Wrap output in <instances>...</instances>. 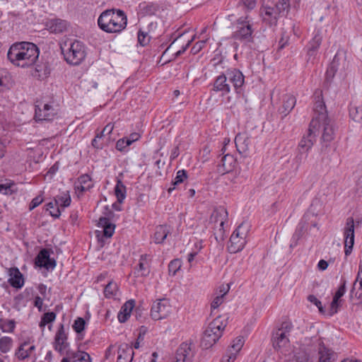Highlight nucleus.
<instances>
[{"label":"nucleus","mask_w":362,"mask_h":362,"mask_svg":"<svg viewBox=\"0 0 362 362\" xmlns=\"http://www.w3.org/2000/svg\"><path fill=\"white\" fill-rule=\"evenodd\" d=\"M39 54L38 47L34 43L21 42L11 45L7 57L12 64L18 66L27 67L36 62Z\"/></svg>","instance_id":"1"},{"label":"nucleus","mask_w":362,"mask_h":362,"mask_svg":"<svg viewBox=\"0 0 362 362\" xmlns=\"http://www.w3.org/2000/svg\"><path fill=\"white\" fill-rule=\"evenodd\" d=\"M98 27L107 33H119L127 25V17L120 9H107L98 18Z\"/></svg>","instance_id":"2"},{"label":"nucleus","mask_w":362,"mask_h":362,"mask_svg":"<svg viewBox=\"0 0 362 362\" xmlns=\"http://www.w3.org/2000/svg\"><path fill=\"white\" fill-rule=\"evenodd\" d=\"M227 322V319L221 316H218L211 321L203 333L202 347L208 349L213 346L221 337Z\"/></svg>","instance_id":"3"},{"label":"nucleus","mask_w":362,"mask_h":362,"mask_svg":"<svg viewBox=\"0 0 362 362\" xmlns=\"http://www.w3.org/2000/svg\"><path fill=\"white\" fill-rule=\"evenodd\" d=\"M61 49L66 62L71 65H79L86 56L84 45L78 40L65 42Z\"/></svg>","instance_id":"4"},{"label":"nucleus","mask_w":362,"mask_h":362,"mask_svg":"<svg viewBox=\"0 0 362 362\" xmlns=\"http://www.w3.org/2000/svg\"><path fill=\"white\" fill-rule=\"evenodd\" d=\"M310 124L316 136L322 133V140L324 142H330L334 139L335 127L328 115H321L319 118H313Z\"/></svg>","instance_id":"5"},{"label":"nucleus","mask_w":362,"mask_h":362,"mask_svg":"<svg viewBox=\"0 0 362 362\" xmlns=\"http://www.w3.org/2000/svg\"><path fill=\"white\" fill-rule=\"evenodd\" d=\"M293 325L290 321L283 322L281 327L273 334V346L276 350L283 351L289 346V336L293 329Z\"/></svg>","instance_id":"6"},{"label":"nucleus","mask_w":362,"mask_h":362,"mask_svg":"<svg viewBox=\"0 0 362 362\" xmlns=\"http://www.w3.org/2000/svg\"><path fill=\"white\" fill-rule=\"evenodd\" d=\"M247 233L248 227L246 224L242 223L238 226L232 233L228 245V250L230 253H236L244 248Z\"/></svg>","instance_id":"7"},{"label":"nucleus","mask_w":362,"mask_h":362,"mask_svg":"<svg viewBox=\"0 0 362 362\" xmlns=\"http://www.w3.org/2000/svg\"><path fill=\"white\" fill-rule=\"evenodd\" d=\"M253 29L248 21V16H241L236 21V30L233 32L232 37L234 40L245 42L253 41Z\"/></svg>","instance_id":"8"},{"label":"nucleus","mask_w":362,"mask_h":362,"mask_svg":"<svg viewBox=\"0 0 362 362\" xmlns=\"http://www.w3.org/2000/svg\"><path fill=\"white\" fill-rule=\"evenodd\" d=\"M228 219V212L224 207H218L214 210L210 221L214 223V235L217 241L223 240L225 236L224 224Z\"/></svg>","instance_id":"9"},{"label":"nucleus","mask_w":362,"mask_h":362,"mask_svg":"<svg viewBox=\"0 0 362 362\" xmlns=\"http://www.w3.org/2000/svg\"><path fill=\"white\" fill-rule=\"evenodd\" d=\"M354 228V218L352 217L347 218L343 231L344 236V253L346 256H349L353 250L355 238Z\"/></svg>","instance_id":"10"},{"label":"nucleus","mask_w":362,"mask_h":362,"mask_svg":"<svg viewBox=\"0 0 362 362\" xmlns=\"http://www.w3.org/2000/svg\"><path fill=\"white\" fill-rule=\"evenodd\" d=\"M171 312L170 303L166 299L155 301L151 307V316L155 320L166 318Z\"/></svg>","instance_id":"11"},{"label":"nucleus","mask_w":362,"mask_h":362,"mask_svg":"<svg viewBox=\"0 0 362 362\" xmlns=\"http://www.w3.org/2000/svg\"><path fill=\"white\" fill-rule=\"evenodd\" d=\"M315 351V346L304 342L298 348L295 349L292 362H310L311 356Z\"/></svg>","instance_id":"12"},{"label":"nucleus","mask_w":362,"mask_h":362,"mask_svg":"<svg viewBox=\"0 0 362 362\" xmlns=\"http://www.w3.org/2000/svg\"><path fill=\"white\" fill-rule=\"evenodd\" d=\"M229 83H232L233 88L237 93L242 91V87L245 82V77L243 73L236 69H229L223 74Z\"/></svg>","instance_id":"13"},{"label":"nucleus","mask_w":362,"mask_h":362,"mask_svg":"<svg viewBox=\"0 0 362 362\" xmlns=\"http://www.w3.org/2000/svg\"><path fill=\"white\" fill-rule=\"evenodd\" d=\"M315 137L316 134H315L314 131L311 129V125L310 124L307 134L303 136L298 144V151L308 153L313 147L315 141Z\"/></svg>","instance_id":"14"},{"label":"nucleus","mask_w":362,"mask_h":362,"mask_svg":"<svg viewBox=\"0 0 362 362\" xmlns=\"http://www.w3.org/2000/svg\"><path fill=\"white\" fill-rule=\"evenodd\" d=\"M54 115V110L49 104H44L42 108L40 105L35 106V118L37 121H51Z\"/></svg>","instance_id":"15"},{"label":"nucleus","mask_w":362,"mask_h":362,"mask_svg":"<svg viewBox=\"0 0 362 362\" xmlns=\"http://www.w3.org/2000/svg\"><path fill=\"white\" fill-rule=\"evenodd\" d=\"M192 359V349L190 344L182 343L177 349L173 362H190Z\"/></svg>","instance_id":"16"},{"label":"nucleus","mask_w":362,"mask_h":362,"mask_svg":"<svg viewBox=\"0 0 362 362\" xmlns=\"http://www.w3.org/2000/svg\"><path fill=\"white\" fill-rule=\"evenodd\" d=\"M46 27L51 33H61L66 30L68 23L64 20L54 18L47 21Z\"/></svg>","instance_id":"17"},{"label":"nucleus","mask_w":362,"mask_h":362,"mask_svg":"<svg viewBox=\"0 0 362 362\" xmlns=\"http://www.w3.org/2000/svg\"><path fill=\"white\" fill-rule=\"evenodd\" d=\"M10 285L16 288H21L24 284L23 274L17 267H11L8 270Z\"/></svg>","instance_id":"18"},{"label":"nucleus","mask_w":362,"mask_h":362,"mask_svg":"<svg viewBox=\"0 0 362 362\" xmlns=\"http://www.w3.org/2000/svg\"><path fill=\"white\" fill-rule=\"evenodd\" d=\"M66 335L64 330L63 325H62L56 333L54 343V349L59 351L61 354H63L64 349L67 346V343L66 342Z\"/></svg>","instance_id":"19"},{"label":"nucleus","mask_w":362,"mask_h":362,"mask_svg":"<svg viewBox=\"0 0 362 362\" xmlns=\"http://www.w3.org/2000/svg\"><path fill=\"white\" fill-rule=\"evenodd\" d=\"M117 362H132L134 351L128 344H122L118 348Z\"/></svg>","instance_id":"20"},{"label":"nucleus","mask_w":362,"mask_h":362,"mask_svg":"<svg viewBox=\"0 0 362 362\" xmlns=\"http://www.w3.org/2000/svg\"><path fill=\"white\" fill-rule=\"evenodd\" d=\"M282 105L279 108V112L284 116H286L294 107L296 100L291 94H285L282 98Z\"/></svg>","instance_id":"21"},{"label":"nucleus","mask_w":362,"mask_h":362,"mask_svg":"<svg viewBox=\"0 0 362 362\" xmlns=\"http://www.w3.org/2000/svg\"><path fill=\"white\" fill-rule=\"evenodd\" d=\"M113 215L112 211H109L107 217H100L98 221V226L103 228V234L106 238L112 236L115 226L110 222V218Z\"/></svg>","instance_id":"22"},{"label":"nucleus","mask_w":362,"mask_h":362,"mask_svg":"<svg viewBox=\"0 0 362 362\" xmlns=\"http://www.w3.org/2000/svg\"><path fill=\"white\" fill-rule=\"evenodd\" d=\"M214 90L222 93V95L228 94L231 90L230 84L226 80L223 74L219 75L214 83Z\"/></svg>","instance_id":"23"},{"label":"nucleus","mask_w":362,"mask_h":362,"mask_svg":"<svg viewBox=\"0 0 362 362\" xmlns=\"http://www.w3.org/2000/svg\"><path fill=\"white\" fill-rule=\"evenodd\" d=\"M150 273V264L147 255H142L140 257L138 266L134 269V274L138 276H146Z\"/></svg>","instance_id":"24"},{"label":"nucleus","mask_w":362,"mask_h":362,"mask_svg":"<svg viewBox=\"0 0 362 362\" xmlns=\"http://www.w3.org/2000/svg\"><path fill=\"white\" fill-rule=\"evenodd\" d=\"M170 233V227L168 225H160L156 228L153 241L156 244H161Z\"/></svg>","instance_id":"25"},{"label":"nucleus","mask_w":362,"mask_h":362,"mask_svg":"<svg viewBox=\"0 0 362 362\" xmlns=\"http://www.w3.org/2000/svg\"><path fill=\"white\" fill-rule=\"evenodd\" d=\"M235 165V158L229 154H226L221 159V165H218V172L224 174L231 171Z\"/></svg>","instance_id":"26"},{"label":"nucleus","mask_w":362,"mask_h":362,"mask_svg":"<svg viewBox=\"0 0 362 362\" xmlns=\"http://www.w3.org/2000/svg\"><path fill=\"white\" fill-rule=\"evenodd\" d=\"M135 305L134 300L127 301L121 308L117 318L119 322H125L129 317Z\"/></svg>","instance_id":"27"},{"label":"nucleus","mask_w":362,"mask_h":362,"mask_svg":"<svg viewBox=\"0 0 362 362\" xmlns=\"http://www.w3.org/2000/svg\"><path fill=\"white\" fill-rule=\"evenodd\" d=\"M235 144L240 153H245L249 149L250 140L245 134H238L235 138Z\"/></svg>","instance_id":"28"},{"label":"nucleus","mask_w":362,"mask_h":362,"mask_svg":"<svg viewBox=\"0 0 362 362\" xmlns=\"http://www.w3.org/2000/svg\"><path fill=\"white\" fill-rule=\"evenodd\" d=\"M92 187L93 184L91 182V178L87 174L81 175L78 177V181L75 183V189L81 192L88 190Z\"/></svg>","instance_id":"29"},{"label":"nucleus","mask_w":362,"mask_h":362,"mask_svg":"<svg viewBox=\"0 0 362 362\" xmlns=\"http://www.w3.org/2000/svg\"><path fill=\"white\" fill-rule=\"evenodd\" d=\"M322 40V36L320 32L317 31L309 43V48L308 51V55L309 56L308 60H310L311 57H315L317 49L321 45Z\"/></svg>","instance_id":"30"},{"label":"nucleus","mask_w":362,"mask_h":362,"mask_svg":"<svg viewBox=\"0 0 362 362\" xmlns=\"http://www.w3.org/2000/svg\"><path fill=\"white\" fill-rule=\"evenodd\" d=\"M279 16L274 7H265L263 20L270 25H276Z\"/></svg>","instance_id":"31"},{"label":"nucleus","mask_w":362,"mask_h":362,"mask_svg":"<svg viewBox=\"0 0 362 362\" xmlns=\"http://www.w3.org/2000/svg\"><path fill=\"white\" fill-rule=\"evenodd\" d=\"M319 361L318 362H330L334 358V352L326 348L322 343L319 344Z\"/></svg>","instance_id":"32"},{"label":"nucleus","mask_w":362,"mask_h":362,"mask_svg":"<svg viewBox=\"0 0 362 362\" xmlns=\"http://www.w3.org/2000/svg\"><path fill=\"white\" fill-rule=\"evenodd\" d=\"M11 76L9 72L4 69H0V92L8 88L11 84Z\"/></svg>","instance_id":"33"},{"label":"nucleus","mask_w":362,"mask_h":362,"mask_svg":"<svg viewBox=\"0 0 362 362\" xmlns=\"http://www.w3.org/2000/svg\"><path fill=\"white\" fill-rule=\"evenodd\" d=\"M56 206H61L63 208L67 207L71 204V197L69 192L66 191L63 192L61 195H57L54 198Z\"/></svg>","instance_id":"34"},{"label":"nucleus","mask_w":362,"mask_h":362,"mask_svg":"<svg viewBox=\"0 0 362 362\" xmlns=\"http://www.w3.org/2000/svg\"><path fill=\"white\" fill-rule=\"evenodd\" d=\"M115 193L117 199V202L122 204L126 197V187L120 180H118L115 187Z\"/></svg>","instance_id":"35"},{"label":"nucleus","mask_w":362,"mask_h":362,"mask_svg":"<svg viewBox=\"0 0 362 362\" xmlns=\"http://www.w3.org/2000/svg\"><path fill=\"white\" fill-rule=\"evenodd\" d=\"M70 358L73 359V362H91L90 355L88 353L81 351L71 353Z\"/></svg>","instance_id":"36"},{"label":"nucleus","mask_w":362,"mask_h":362,"mask_svg":"<svg viewBox=\"0 0 362 362\" xmlns=\"http://www.w3.org/2000/svg\"><path fill=\"white\" fill-rule=\"evenodd\" d=\"M349 116L356 122L362 124V110L356 106H351Z\"/></svg>","instance_id":"37"},{"label":"nucleus","mask_w":362,"mask_h":362,"mask_svg":"<svg viewBox=\"0 0 362 362\" xmlns=\"http://www.w3.org/2000/svg\"><path fill=\"white\" fill-rule=\"evenodd\" d=\"M117 289V284L111 281L105 287L104 294L106 298H112L116 295Z\"/></svg>","instance_id":"38"},{"label":"nucleus","mask_w":362,"mask_h":362,"mask_svg":"<svg viewBox=\"0 0 362 362\" xmlns=\"http://www.w3.org/2000/svg\"><path fill=\"white\" fill-rule=\"evenodd\" d=\"M12 339L8 337H3L0 339V351L2 353H7L10 351L12 346Z\"/></svg>","instance_id":"39"},{"label":"nucleus","mask_w":362,"mask_h":362,"mask_svg":"<svg viewBox=\"0 0 362 362\" xmlns=\"http://www.w3.org/2000/svg\"><path fill=\"white\" fill-rule=\"evenodd\" d=\"M244 344L243 338L238 337L233 340L230 349L228 351V354L235 353V357L237 356L238 352L241 349Z\"/></svg>","instance_id":"40"},{"label":"nucleus","mask_w":362,"mask_h":362,"mask_svg":"<svg viewBox=\"0 0 362 362\" xmlns=\"http://www.w3.org/2000/svg\"><path fill=\"white\" fill-rule=\"evenodd\" d=\"M314 110L316 114L314 118H319L321 115H327L325 105L324 102L321 100H318L317 101H316L315 104Z\"/></svg>","instance_id":"41"},{"label":"nucleus","mask_w":362,"mask_h":362,"mask_svg":"<svg viewBox=\"0 0 362 362\" xmlns=\"http://www.w3.org/2000/svg\"><path fill=\"white\" fill-rule=\"evenodd\" d=\"M345 65V59L343 57L339 52H337L335 56L334 57V59L332 62L330 64V66H332V68H335L337 70H338L340 67V66H342V68H344Z\"/></svg>","instance_id":"42"},{"label":"nucleus","mask_w":362,"mask_h":362,"mask_svg":"<svg viewBox=\"0 0 362 362\" xmlns=\"http://www.w3.org/2000/svg\"><path fill=\"white\" fill-rule=\"evenodd\" d=\"M49 258V252L47 249H42L36 257V264L42 267V264L45 263Z\"/></svg>","instance_id":"43"},{"label":"nucleus","mask_w":362,"mask_h":362,"mask_svg":"<svg viewBox=\"0 0 362 362\" xmlns=\"http://www.w3.org/2000/svg\"><path fill=\"white\" fill-rule=\"evenodd\" d=\"M0 326L4 332H12L15 328V321L13 320H1Z\"/></svg>","instance_id":"44"},{"label":"nucleus","mask_w":362,"mask_h":362,"mask_svg":"<svg viewBox=\"0 0 362 362\" xmlns=\"http://www.w3.org/2000/svg\"><path fill=\"white\" fill-rule=\"evenodd\" d=\"M55 318H56V314L53 312H49V313H45L41 318V321L40 322V327H45L46 325L53 322L55 320Z\"/></svg>","instance_id":"45"},{"label":"nucleus","mask_w":362,"mask_h":362,"mask_svg":"<svg viewBox=\"0 0 362 362\" xmlns=\"http://www.w3.org/2000/svg\"><path fill=\"white\" fill-rule=\"evenodd\" d=\"M182 266L181 260L179 259H175L172 260L168 265V271L172 275H175L177 272L180 269Z\"/></svg>","instance_id":"46"},{"label":"nucleus","mask_w":362,"mask_h":362,"mask_svg":"<svg viewBox=\"0 0 362 362\" xmlns=\"http://www.w3.org/2000/svg\"><path fill=\"white\" fill-rule=\"evenodd\" d=\"M187 175L186 170H178L174 180L173 181V185L174 186L179 185V184L183 182V181L185 179H187Z\"/></svg>","instance_id":"47"},{"label":"nucleus","mask_w":362,"mask_h":362,"mask_svg":"<svg viewBox=\"0 0 362 362\" xmlns=\"http://www.w3.org/2000/svg\"><path fill=\"white\" fill-rule=\"evenodd\" d=\"M85 325L86 322L84 319L82 317H78L73 325V328L76 332L80 333L84 329Z\"/></svg>","instance_id":"48"},{"label":"nucleus","mask_w":362,"mask_h":362,"mask_svg":"<svg viewBox=\"0 0 362 362\" xmlns=\"http://www.w3.org/2000/svg\"><path fill=\"white\" fill-rule=\"evenodd\" d=\"M308 300L311 303H313L314 305H315L321 313H322V314L325 313V310L322 305L321 301L320 300H318L314 295L308 296Z\"/></svg>","instance_id":"49"},{"label":"nucleus","mask_w":362,"mask_h":362,"mask_svg":"<svg viewBox=\"0 0 362 362\" xmlns=\"http://www.w3.org/2000/svg\"><path fill=\"white\" fill-rule=\"evenodd\" d=\"M274 8L276 9L279 15L281 16V13H284L288 9V4L286 0H280Z\"/></svg>","instance_id":"50"},{"label":"nucleus","mask_w":362,"mask_h":362,"mask_svg":"<svg viewBox=\"0 0 362 362\" xmlns=\"http://www.w3.org/2000/svg\"><path fill=\"white\" fill-rule=\"evenodd\" d=\"M207 40H200L197 42H196L193 47H192L191 49V52L193 54H197L198 52H199L202 48L204 47V46L205 45L206 42Z\"/></svg>","instance_id":"51"},{"label":"nucleus","mask_w":362,"mask_h":362,"mask_svg":"<svg viewBox=\"0 0 362 362\" xmlns=\"http://www.w3.org/2000/svg\"><path fill=\"white\" fill-rule=\"evenodd\" d=\"M140 8L147 15L153 13L156 11V7L153 5L146 3L140 4Z\"/></svg>","instance_id":"52"},{"label":"nucleus","mask_w":362,"mask_h":362,"mask_svg":"<svg viewBox=\"0 0 362 362\" xmlns=\"http://www.w3.org/2000/svg\"><path fill=\"white\" fill-rule=\"evenodd\" d=\"M35 71L38 73V74L36 76H38L39 78L46 77L47 76V74H49L47 67L45 66L42 69V66L37 65L35 67Z\"/></svg>","instance_id":"53"},{"label":"nucleus","mask_w":362,"mask_h":362,"mask_svg":"<svg viewBox=\"0 0 362 362\" xmlns=\"http://www.w3.org/2000/svg\"><path fill=\"white\" fill-rule=\"evenodd\" d=\"M223 302V297L222 296H217L214 298L211 303V309H216L219 307Z\"/></svg>","instance_id":"54"},{"label":"nucleus","mask_w":362,"mask_h":362,"mask_svg":"<svg viewBox=\"0 0 362 362\" xmlns=\"http://www.w3.org/2000/svg\"><path fill=\"white\" fill-rule=\"evenodd\" d=\"M149 40L146 34L139 31L138 33V42L141 46H145L148 44Z\"/></svg>","instance_id":"55"},{"label":"nucleus","mask_w":362,"mask_h":362,"mask_svg":"<svg viewBox=\"0 0 362 362\" xmlns=\"http://www.w3.org/2000/svg\"><path fill=\"white\" fill-rule=\"evenodd\" d=\"M195 37L194 36L191 40H189L185 45H183L181 49H179L176 51L174 54L173 59H175L176 57H179L182 54H183L186 49L189 47L192 42L194 40Z\"/></svg>","instance_id":"56"},{"label":"nucleus","mask_w":362,"mask_h":362,"mask_svg":"<svg viewBox=\"0 0 362 362\" xmlns=\"http://www.w3.org/2000/svg\"><path fill=\"white\" fill-rule=\"evenodd\" d=\"M43 202V199L41 196H37L35 197L30 202L29 209L30 210H33L37 206H38Z\"/></svg>","instance_id":"57"},{"label":"nucleus","mask_w":362,"mask_h":362,"mask_svg":"<svg viewBox=\"0 0 362 362\" xmlns=\"http://www.w3.org/2000/svg\"><path fill=\"white\" fill-rule=\"evenodd\" d=\"M302 235H303L302 228L296 230L292 237V239L294 241V244L293 245L291 244V247L296 246L297 245L298 241L301 238Z\"/></svg>","instance_id":"58"},{"label":"nucleus","mask_w":362,"mask_h":362,"mask_svg":"<svg viewBox=\"0 0 362 362\" xmlns=\"http://www.w3.org/2000/svg\"><path fill=\"white\" fill-rule=\"evenodd\" d=\"M42 267H45L47 269H53L56 267V261L54 259H51L50 257L48 259V260L44 263L42 264Z\"/></svg>","instance_id":"59"},{"label":"nucleus","mask_w":362,"mask_h":362,"mask_svg":"<svg viewBox=\"0 0 362 362\" xmlns=\"http://www.w3.org/2000/svg\"><path fill=\"white\" fill-rule=\"evenodd\" d=\"M339 306V302H335V301L332 300L330 304V309H329L328 315L329 316H332V315H334L335 313H337Z\"/></svg>","instance_id":"60"},{"label":"nucleus","mask_w":362,"mask_h":362,"mask_svg":"<svg viewBox=\"0 0 362 362\" xmlns=\"http://www.w3.org/2000/svg\"><path fill=\"white\" fill-rule=\"evenodd\" d=\"M345 292L346 281H344L343 284L339 286L334 295L337 296V298H341L344 295Z\"/></svg>","instance_id":"61"},{"label":"nucleus","mask_w":362,"mask_h":362,"mask_svg":"<svg viewBox=\"0 0 362 362\" xmlns=\"http://www.w3.org/2000/svg\"><path fill=\"white\" fill-rule=\"evenodd\" d=\"M242 1L245 7L249 10H252L256 6L255 0H243Z\"/></svg>","instance_id":"62"},{"label":"nucleus","mask_w":362,"mask_h":362,"mask_svg":"<svg viewBox=\"0 0 362 362\" xmlns=\"http://www.w3.org/2000/svg\"><path fill=\"white\" fill-rule=\"evenodd\" d=\"M235 360V353H230L223 356L221 362H234Z\"/></svg>","instance_id":"63"},{"label":"nucleus","mask_w":362,"mask_h":362,"mask_svg":"<svg viewBox=\"0 0 362 362\" xmlns=\"http://www.w3.org/2000/svg\"><path fill=\"white\" fill-rule=\"evenodd\" d=\"M127 146H125L124 139H119L116 143V148L119 151H123Z\"/></svg>","instance_id":"64"}]
</instances>
